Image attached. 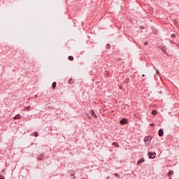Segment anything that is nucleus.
I'll use <instances>...</instances> for the list:
<instances>
[{
    "mask_svg": "<svg viewBox=\"0 0 179 179\" xmlns=\"http://www.w3.org/2000/svg\"><path fill=\"white\" fill-rule=\"evenodd\" d=\"M150 141H152V136H146L144 138V142L146 146L150 145Z\"/></svg>",
    "mask_w": 179,
    "mask_h": 179,
    "instance_id": "1",
    "label": "nucleus"
},
{
    "mask_svg": "<svg viewBox=\"0 0 179 179\" xmlns=\"http://www.w3.org/2000/svg\"><path fill=\"white\" fill-rule=\"evenodd\" d=\"M148 156L150 159H155V157H156V154L155 152H149Z\"/></svg>",
    "mask_w": 179,
    "mask_h": 179,
    "instance_id": "2",
    "label": "nucleus"
},
{
    "mask_svg": "<svg viewBox=\"0 0 179 179\" xmlns=\"http://www.w3.org/2000/svg\"><path fill=\"white\" fill-rule=\"evenodd\" d=\"M120 124L122 125H125L126 124H128V120L124 118L120 121Z\"/></svg>",
    "mask_w": 179,
    "mask_h": 179,
    "instance_id": "3",
    "label": "nucleus"
},
{
    "mask_svg": "<svg viewBox=\"0 0 179 179\" xmlns=\"http://www.w3.org/2000/svg\"><path fill=\"white\" fill-rule=\"evenodd\" d=\"M143 162H145V158H141V159H139L137 162L138 166L141 165V163H143Z\"/></svg>",
    "mask_w": 179,
    "mask_h": 179,
    "instance_id": "4",
    "label": "nucleus"
},
{
    "mask_svg": "<svg viewBox=\"0 0 179 179\" xmlns=\"http://www.w3.org/2000/svg\"><path fill=\"white\" fill-rule=\"evenodd\" d=\"M158 134H159V136H163V135H164V131H163V129H160L159 130Z\"/></svg>",
    "mask_w": 179,
    "mask_h": 179,
    "instance_id": "5",
    "label": "nucleus"
},
{
    "mask_svg": "<svg viewBox=\"0 0 179 179\" xmlns=\"http://www.w3.org/2000/svg\"><path fill=\"white\" fill-rule=\"evenodd\" d=\"M90 113L92 114V115H94V118H97V115H96V113H94V110H91Z\"/></svg>",
    "mask_w": 179,
    "mask_h": 179,
    "instance_id": "6",
    "label": "nucleus"
},
{
    "mask_svg": "<svg viewBox=\"0 0 179 179\" xmlns=\"http://www.w3.org/2000/svg\"><path fill=\"white\" fill-rule=\"evenodd\" d=\"M20 118H21V116L20 115L18 114L16 116H15L14 120H20Z\"/></svg>",
    "mask_w": 179,
    "mask_h": 179,
    "instance_id": "7",
    "label": "nucleus"
},
{
    "mask_svg": "<svg viewBox=\"0 0 179 179\" xmlns=\"http://www.w3.org/2000/svg\"><path fill=\"white\" fill-rule=\"evenodd\" d=\"M52 89H55V87H57V83L56 82H53L52 84Z\"/></svg>",
    "mask_w": 179,
    "mask_h": 179,
    "instance_id": "8",
    "label": "nucleus"
},
{
    "mask_svg": "<svg viewBox=\"0 0 179 179\" xmlns=\"http://www.w3.org/2000/svg\"><path fill=\"white\" fill-rule=\"evenodd\" d=\"M113 145L115 146V148H120V145L118 144V143H113Z\"/></svg>",
    "mask_w": 179,
    "mask_h": 179,
    "instance_id": "9",
    "label": "nucleus"
},
{
    "mask_svg": "<svg viewBox=\"0 0 179 179\" xmlns=\"http://www.w3.org/2000/svg\"><path fill=\"white\" fill-rule=\"evenodd\" d=\"M152 114H153V115H156V114H157V110H152Z\"/></svg>",
    "mask_w": 179,
    "mask_h": 179,
    "instance_id": "10",
    "label": "nucleus"
},
{
    "mask_svg": "<svg viewBox=\"0 0 179 179\" xmlns=\"http://www.w3.org/2000/svg\"><path fill=\"white\" fill-rule=\"evenodd\" d=\"M173 174H174V171H170L169 172V176H173Z\"/></svg>",
    "mask_w": 179,
    "mask_h": 179,
    "instance_id": "11",
    "label": "nucleus"
},
{
    "mask_svg": "<svg viewBox=\"0 0 179 179\" xmlns=\"http://www.w3.org/2000/svg\"><path fill=\"white\" fill-rule=\"evenodd\" d=\"M69 61H73V56H69Z\"/></svg>",
    "mask_w": 179,
    "mask_h": 179,
    "instance_id": "12",
    "label": "nucleus"
},
{
    "mask_svg": "<svg viewBox=\"0 0 179 179\" xmlns=\"http://www.w3.org/2000/svg\"><path fill=\"white\" fill-rule=\"evenodd\" d=\"M150 127H155V124L153 123L150 124Z\"/></svg>",
    "mask_w": 179,
    "mask_h": 179,
    "instance_id": "13",
    "label": "nucleus"
},
{
    "mask_svg": "<svg viewBox=\"0 0 179 179\" xmlns=\"http://www.w3.org/2000/svg\"><path fill=\"white\" fill-rule=\"evenodd\" d=\"M171 37H172V38H174V37H176V34H172Z\"/></svg>",
    "mask_w": 179,
    "mask_h": 179,
    "instance_id": "14",
    "label": "nucleus"
},
{
    "mask_svg": "<svg viewBox=\"0 0 179 179\" xmlns=\"http://www.w3.org/2000/svg\"><path fill=\"white\" fill-rule=\"evenodd\" d=\"M34 134L36 137L38 136V134H37V132H35Z\"/></svg>",
    "mask_w": 179,
    "mask_h": 179,
    "instance_id": "15",
    "label": "nucleus"
},
{
    "mask_svg": "<svg viewBox=\"0 0 179 179\" xmlns=\"http://www.w3.org/2000/svg\"><path fill=\"white\" fill-rule=\"evenodd\" d=\"M27 110H30V106L27 107Z\"/></svg>",
    "mask_w": 179,
    "mask_h": 179,
    "instance_id": "16",
    "label": "nucleus"
},
{
    "mask_svg": "<svg viewBox=\"0 0 179 179\" xmlns=\"http://www.w3.org/2000/svg\"><path fill=\"white\" fill-rule=\"evenodd\" d=\"M0 179H5V178H3L2 176H0Z\"/></svg>",
    "mask_w": 179,
    "mask_h": 179,
    "instance_id": "17",
    "label": "nucleus"
},
{
    "mask_svg": "<svg viewBox=\"0 0 179 179\" xmlns=\"http://www.w3.org/2000/svg\"><path fill=\"white\" fill-rule=\"evenodd\" d=\"M115 176L116 177H118V173H115Z\"/></svg>",
    "mask_w": 179,
    "mask_h": 179,
    "instance_id": "18",
    "label": "nucleus"
},
{
    "mask_svg": "<svg viewBox=\"0 0 179 179\" xmlns=\"http://www.w3.org/2000/svg\"><path fill=\"white\" fill-rule=\"evenodd\" d=\"M144 44H145V45H148V43H145Z\"/></svg>",
    "mask_w": 179,
    "mask_h": 179,
    "instance_id": "19",
    "label": "nucleus"
},
{
    "mask_svg": "<svg viewBox=\"0 0 179 179\" xmlns=\"http://www.w3.org/2000/svg\"><path fill=\"white\" fill-rule=\"evenodd\" d=\"M69 82H70V83L71 82V80H69Z\"/></svg>",
    "mask_w": 179,
    "mask_h": 179,
    "instance_id": "20",
    "label": "nucleus"
},
{
    "mask_svg": "<svg viewBox=\"0 0 179 179\" xmlns=\"http://www.w3.org/2000/svg\"><path fill=\"white\" fill-rule=\"evenodd\" d=\"M69 82H70V83L71 82V80H69Z\"/></svg>",
    "mask_w": 179,
    "mask_h": 179,
    "instance_id": "21",
    "label": "nucleus"
},
{
    "mask_svg": "<svg viewBox=\"0 0 179 179\" xmlns=\"http://www.w3.org/2000/svg\"><path fill=\"white\" fill-rule=\"evenodd\" d=\"M143 76H145V75L143 74Z\"/></svg>",
    "mask_w": 179,
    "mask_h": 179,
    "instance_id": "22",
    "label": "nucleus"
},
{
    "mask_svg": "<svg viewBox=\"0 0 179 179\" xmlns=\"http://www.w3.org/2000/svg\"><path fill=\"white\" fill-rule=\"evenodd\" d=\"M169 179H171V178Z\"/></svg>",
    "mask_w": 179,
    "mask_h": 179,
    "instance_id": "23",
    "label": "nucleus"
}]
</instances>
